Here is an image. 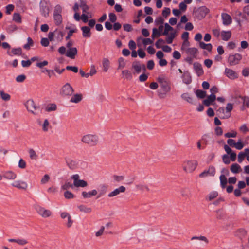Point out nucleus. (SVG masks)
<instances>
[{
  "label": "nucleus",
  "instance_id": "bb28decb",
  "mask_svg": "<svg viewBox=\"0 0 249 249\" xmlns=\"http://www.w3.org/2000/svg\"><path fill=\"white\" fill-rule=\"evenodd\" d=\"M230 170L234 174H237L242 171V168L237 163H234L231 166Z\"/></svg>",
  "mask_w": 249,
  "mask_h": 249
},
{
  "label": "nucleus",
  "instance_id": "338daca9",
  "mask_svg": "<svg viewBox=\"0 0 249 249\" xmlns=\"http://www.w3.org/2000/svg\"><path fill=\"white\" fill-rule=\"evenodd\" d=\"M12 53L14 55H20L22 53V50L20 48L13 49Z\"/></svg>",
  "mask_w": 249,
  "mask_h": 249
},
{
  "label": "nucleus",
  "instance_id": "dca6fc26",
  "mask_svg": "<svg viewBox=\"0 0 249 249\" xmlns=\"http://www.w3.org/2000/svg\"><path fill=\"white\" fill-rule=\"evenodd\" d=\"M221 18L223 24L225 26L229 25L232 23V19L231 17L227 13H222L221 14Z\"/></svg>",
  "mask_w": 249,
  "mask_h": 249
},
{
  "label": "nucleus",
  "instance_id": "7ed1b4c3",
  "mask_svg": "<svg viewBox=\"0 0 249 249\" xmlns=\"http://www.w3.org/2000/svg\"><path fill=\"white\" fill-rule=\"evenodd\" d=\"M198 165V161L196 160H187L183 162L182 168L185 173L192 174L196 170Z\"/></svg>",
  "mask_w": 249,
  "mask_h": 249
},
{
  "label": "nucleus",
  "instance_id": "1a4fd4ad",
  "mask_svg": "<svg viewBox=\"0 0 249 249\" xmlns=\"http://www.w3.org/2000/svg\"><path fill=\"white\" fill-rule=\"evenodd\" d=\"M74 92L72 86L68 83L65 84L61 88L60 93L64 96H70Z\"/></svg>",
  "mask_w": 249,
  "mask_h": 249
},
{
  "label": "nucleus",
  "instance_id": "f8f14e48",
  "mask_svg": "<svg viewBox=\"0 0 249 249\" xmlns=\"http://www.w3.org/2000/svg\"><path fill=\"white\" fill-rule=\"evenodd\" d=\"M242 59V55L239 53L231 54L228 57V62L230 65H235L239 63Z\"/></svg>",
  "mask_w": 249,
  "mask_h": 249
},
{
  "label": "nucleus",
  "instance_id": "37998d69",
  "mask_svg": "<svg viewBox=\"0 0 249 249\" xmlns=\"http://www.w3.org/2000/svg\"><path fill=\"white\" fill-rule=\"evenodd\" d=\"M164 26L165 29L164 32L162 33V35L167 36L169 35V32L170 31H173V28L167 23L165 24Z\"/></svg>",
  "mask_w": 249,
  "mask_h": 249
},
{
  "label": "nucleus",
  "instance_id": "6ab92c4d",
  "mask_svg": "<svg viewBox=\"0 0 249 249\" xmlns=\"http://www.w3.org/2000/svg\"><path fill=\"white\" fill-rule=\"evenodd\" d=\"M17 177V174L11 171H7L4 174V178L6 179L11 180V181L16 179Z\"/></svg>",
  "mask_w": 249,
  "mask_h": 249
},
{
  "label": "nucleus",
  "instance_id": "6e6d98bb",
  "mask_svg": "<svg viewBox=\"0 0 249 249\" xmlns=\"http://www.w3.org/2000/svg\"><path fill=\"white\" fill-rule=\"evenodd\" d=\"M33 45V41L31 38L28 37L27 38V43L24 45V48L26 50H29L31 46Z\"/></svg>",
  "mask_w": 249,
  "mask_h": 249
},
{
  "label": "nucleus",
  "instance_id": "a18cd8bd",
  "mask_svg": "<svg viewBox=\"0 0 249 249\" xmlns=\"http://www.w3.org/2000/svg\"><path fill=\"white\" fill-rule=\"evenodd\" d=\"M245 145V143L241 139H239L236 142L235 148L238 150H241Z\"/></svg>",
  "mask_w": 249,
  "mask_h": 249
},
{
  "label": "nucleus",
  "instance_id": "39448f33",
  "mask_svg": "<svg viewBox=\"0 0 249 249\" xmlns=\"http://www.w3.org/2000/svg\"><path fill=\"white\" fill-rule=\"evenodd\" d=\"M36 210L38 215L44 218H48L52 215V212L51 210L40 206H36Z\"/></svg>",
  "mask_w": 249,
  "mask_h": 249
},
{
  "label": "nucleus",
  "instance_id": "c85d7f7f",
  "mask_svg": "<svg viewBox=\"0 0 249 249\" xmlns=\"http://www.w3.org/2000/svg\"><path fill=\"white\" fill-rule=\"evenodd\" d=\"M122 74L124 79H126L127 80H130L132 79V73L127 70L122 71Z\"/></svg>",
  "mask_w": 249,
  "mask_h": 249
},
{
  "label": "nucleus",
  "instance_id": "9b49d317",
  "mask_svg": "<svg viewBox=\"0 0 249 249\" xmlns=\"http://www.w3.org/2000/svg\"><path fill=\"white\" fill-rule=\"evenodd\" d=\"M209 10L205 6H202L198 8L195 12L196 16L198 19L204 18L209 13Z\"/></svg>",
  "mask_w": 249,
  "mask_h": 249
},
{
  "label": "nucleus",
  "instance_id": "a19ab883",
  "mask_svg": "<svg viewBox=\"0 0 249 249\" xmlns=\"http://www.w3.org/2000/svg\"><path fill=\"white\" fill-rule=\"evenodd\" d=\"M195 240L202 241L206 244H208L209 243V240L207 239V238L204 236H193L191 238V240L193 241Z\"/></svg>",
  "mask_w": 249,
  "mask_h": 249
},
{
  "label": "nucleus",
  "instance_id": "a878e982",
  "mask_svg": "<svg viewBox=\"0 0 249 249\" xmlns=\"http://www.w3.org/2000/svg\"><path fill=\"white\" fill-rule=\"evenodd\" d=\"M231 36V31H222L221 32V38L224 41L229 40Z\"/></svg>",
  "mask_w": 249,
  "mask_h": 249
},
{
  "label": "nucleus",
  "instance_id": "b1692460",
  "mask_svg": "<svg viewBox=\"0 0 249 249\" xmlns=\"http://www.w3.org/2000/svg\"><path fill=\"white\" fill-rule=\"evenodd\" d=\"M110 61L107 58H104L102 60L103 70L104 72H107L110 68Z\"/></svg>",
  "mask_w": 249,
  "mask_h": 249
},
{
  "label": "nucleus",
  "instance_id": "13d9d810",
  "mask_svg": "<svg viewBox=\"0 0 249 249\" xmlns=\"http://www.w3.org/2000/svg\"><path fill=\"white\" fill-rule=\"evenodd\" d=\"M154 40L153 39H150L149 38L142 39V43L144 46H146L148 45L152 44L153 43Z\"/></svg>",
  "mask_w": 249,
  "mask_h": 249
},
{
  "label": "nucleus",
  "instance_id": "4c0bfd02",
  "mask_svg": "<svg viewBox=\"0 0 249 249\" xmlns=\"http://www.w3.org/2000/svg\"><path fill=\"white\" fill-rule=\"evenodd\" d=\"M183 80L185 83L188 84L192 81L191 77L188 72H185L183 75Z\"/></svg>",
  "mask_w": 249,
  "mask_h": 249
},
{
  "label": "nucleus",
  "instance_id": "864d4df0",
  "mask_svg": "<svg viewBox=\"0 0 249 249\" xmlns=\"http://www.w3.org/2000/svg\"><path fill=\"white\" fill-rule=\"evenodd\" d=\"M26 166L27 164L25 161L23 159H20L18 161V167L21 169H24L26 168Z\"/></svg>",
  "mask_w": 249,
  "mask_h": 249
},
{
  "label": "nucleus",
  "instance_id": "09e8293b",
  "mask_svg": "<svg viewBox=\"0 0 249 249\" xmlns=\"http://www.w3.org/2000/svg\"><path fill=\"white\" fill-rule=\"evenodd\" d=\"M196 96L200 99H203L206 96V92L201 90H197L196 91Z\"/></svg>",
  "mask_w": 249,
  "mask_h": 249
},
{
  "label": "nucleus",
  "instance_id": "473e14b6",
  "mask_svg": "<svg viewBox=\"0 0 249 249\" xmlns=\"http://www.w3.org/2000/svg\"><path fill=\"white\" fill-rule=\"evenodd\" d=\"M194 68L198 76L203 74V71L200 64L198 63H194Z\"/></svg>",
  "mask_w": 249,
  "mask_h": 249
},
{
  "label": "nucleus",
  "instance_id": "393cba45",
  "mask_svg": "<svg viewBox=\"0 0 249 249\" xmlns=\"http://www.w3.org/2000/svg\"><path fill=\"white\" fill-rule=\"evenodd\" d=\"M198 50L196 48L192 47L189 48L187 51L185 52V53L191 57L195 58L196 56V54L197 53Z\"/></svg>",
  "mask_w": 249,
  "mask_h": 249
},
{
  "label": "nucleus",
  "instance_id": "6e6552de",
  "mask_svg": "<svg viewBox=\"0 0 249 249\" xmlns=\"http://www.w3.org/2000/svg\"><path fill=\"white\" fill-rule=\"evenodd\" d=\"M62 12V8L60 5H56L55 7L54 13H53V18L54 19L55 21V23L57 25H59L61 23L62 21V18L61 15Z\"/></svg>",
  "mask_w": 249,
  "mask_h": 249
},
{
  "label": "nucleus",
  "instance_id": "79ce46f5",
  "mask_svg": "<svg viewBox=\"0 0 249 249\" xmlns=\"http://www.w3.org/2000/svg\"><path fill=\"white\" fill-rule=\"evenodd\" d=\"M126 65V62L124 60V59L120 57L118 59V69H124Z\"/></svg>",
  "mask_w": 249,
  "mask_h": 249
},
{
  "label": "nucleus",
  "instance_id": "c9c22d12",
  "mask_svg": "<svg viewBox=\"0 0 249 249\" xmlns=\"http://www.w3.org/2000/svg\"><path fill=\"white\" fill-rule=\"evenodd\" d=\"M92 14L88 12V13L86 14L83 13L82 14L81 16L80 17V19H81L83 22L87 23L88 21V19L89 18H92Z\"/></svg>",
  "mask_w": 249,
  "mask_h": 249
},
{
  "label": "nucleus",
  "instance_id": "58836bf2",
  "mask_svg": "<svg viewBox=\"0 0 249 249\" xmlns=\"http://www.w3.org/2000/svg\"><path fill=\"white\" fill-rule=\"evenodd\" d=\"M107 187L105 184H101L99 186V196H101L104 195L107 191Z\"/></svg>",
  "mask_w": 249,
  "mask_h": 249
},
{
  "label": "nucleus",
  "instance_id": "052dcab7",
  "mask_svg": "<svg viewBox=\"0 0 249 249\" xmlns=\"http://www.w3.org/2000/svg\"><path fill=\"white\" fill-rule=\"evenodd\" d=\"M175 37V33H171L169 36L166 38V42L168 44L172 43L173 39Z\"/></svg>",
  "mask_w": 249,
  "mask_h": 249
},
{
  "label": "nucleus",
  "instance_id": "f257e3e1",
  "mask_svg": "<svg viewBox=\"0 0 249 249\" xmlns=\"http://www.w3.org/2000/svg\"><path fill=\"white\" fill-rule=\"evenodd\" d=\"M157 80L160 83L161 88V91L158 92V96L160 98H164L167 93L170 91V83L164 76L158 77Z\"/></svg>",
  "mask_w": 249,
  "mask_h": 249
},
{
  "label": "nucleus",
  "instance_id": "603ef678",
  "mask_svg": "<svg viewBox=\"0 0 249 249\" xmlns=\"http://www.w3.org/2000/svg\"><path fill=\"white\" fill-rule=\"evenodd\" d=\"M104 231H105V227L104 226H102L100 227V229L98 231L95 232V236L96 237H99L102 236L104 234Z\"/></svg>",
  "mask_w": 249,
  "mask_h": 249
},
{
  "label": "nucleus",
  "instance_id": "4d7b16f0",
  "mask_svg": "<svg viewBox=\"0 0 249 249\" xmlns=\"http://www.w3.org/2000/svg\"><path fill=\"white\" fill-rule=\"evenodd\" d=\"M50 177L48 174H45L41 178L40 182L42 184H45L50 180Z\"/></svg>",
  "mask_w": 249,
  "mask_h": 249
},
{
  "label": "nucleus",
  "instance_id": "8fccbe9b",
  "mask_svg": "<svg viewBox=\"0 0 249 249\" xmlns=\"http://www.w3.org/2000/svg\"><path fill=\"white\" fill-rule=\"evenodd\" d=\"M161 35V33L158 31L157 28H153L152 30V38L154 39L156 37H158Z\"/></svg>",
  "mask_w": 249,
  "mask_h": 249
},
{
  "label": "nucleus",
  "instance_id": "0e129e2a",
  "mask_svg": "<svg viewBox=\"0 0 249 249\" xmlns=\"http://www.w3.org/2000/svg\"><path fill=\"white\" fill-rule=\"evenodd\" d=\"M165 43L164 41L162 39H158L155 43V46L157 48H162V45Z\"/></svg>",
  "mask_w": 249,
  "mask_h": 249
},
{
  "label": "nucleus",
  "instance_id": "680f3d73",
  "mask_svg": "<svg viewBox=\"0 0 249 249\" xmlns=\"http://www.w3.org/2000/svg\"><path fill=\"white\" fill-rule=\"evenodd\" d=\"M56 109V106L54 104H52L47 106L46 107L47 111H54Z\"/></svg>",
  "mask_w": 249,
  "mask_h": 249
},
{
  "label": "nucleus",
  "instance_id": "7c9ffc66",
  "mask_svg": "<svg viewBox=\"0 0 249 249\" xmlns=\"http://www.w3.org/2000/svg\"><path fill=\"white\" fill-rule=\"evenodd\" d=\"M41 126L42 131L45 132H48L49 130L51 128V126L47 119H45L44 121Z\"/></svg>",
  "mask_w": 249,
  "mask_h": 249
},
{
  "label": "nucleus",
  "instance_id": "3c124183",
  "mask_svg": "<svg viewBox=\"0 0 249 249\" xmlns=\"http://www.w3.org/2000/svg\"><path fill=\"white\" fill-rule=\"evenodd\" d=\"M69 167L72 169H75L77 166V163L74 160H70L67 162Z\"/></svg>",
  "mask_w": 249,
  "mask_h": 249
},
{
  "label": "nucleus",
  "instance_id": "f3484780",
  "mask_svg": "<svg viewBox=\"0 0 249 249\" xmlns=\"http://www.w3.org/2000/svg\"><path fill=\"white\" fill-rule=\"evenodd\" d=\"M77 49L75 48H69L67 50L66 56L71 59H73L77 55Z\"/></svg>",
  "mask_w": 249,
  "mask_h": 249
},
{
  "label": "nucleus",
  "instance_id": "e433bc0d",
  "mask_svg": "<svg viewBox=\"0 0 249 249\" xmlns=\"http://www.w3.org/2000/svg\"><path fill=\"white\" fill-rule=\"evenodd\" d=\"M217 113L218 115L220 116V117L222 119H228L229 118L224 117V116H225L226 113V109L224 108V107H219L217 110Z\"/></svg>",
  "mask_w": 249,
  "mask_h": 249
},
{
  "label": "nucleus",
  "instance_id": "c03bdc74",
  "mask_svg": "<svg viewBox=\"0 0 249 249\" xmlns=\"http://www.w3.org/2000/svg\"><path fill=\"white\" fill-rule=\"evenodd\" d=\"M220 184L223 188H225L227 183V179L224 175L220 176Z\"/></svg>",
  "mask_w": 249,
  "mask_h": 249
},
{
  "label": "nucleus",
  "instance_id": "aec40b11",
  "mask_svg": "<svg viewBox=\"0 0 249 249\" xmlns=\"http://www.w3.org/2000/svg\"><path fill=\"white\" fill-rule=\"evenodd\" d=\"M50 12L49 6L46 3H42L41 5V12L42 15L46 17L49 15Z\"/></svg>",
  "mask_w": 249,
  "mask_h": 249
},
{
  "label": "nucleus",
  "instance_id": "5fc2aeb1",
  "mask_svg": "<svg viewBox=\"0 0 249 249\" xmlns=\"http://www.w3.org/2000/svg\"><path fill=\"white\" fill-rule=\"evenodd\" d=\"M181 97L184 100H186L189 103H192L193 102V99L192 97L189 95L188 93H183L181 95Z\"/></svg>",
  "mask_w": 249,
  "mask_h": 249
},
{
  "label": "nucleus",
  "instance_id": "412c9836",
  "mask_svg": "<svg viewBox=\"0 0 249 249\" xmlns=\"http://www.w3.org/2000/svg\"><path fill=\"white\" fill-rule=\"evenodd\" d=\"M216 99V96L215 95H210L207 96V98L203 100V104L206 106H209L211 105Z\"/></svg>",
  "mask_w": 249,
  "mask_h": 249
},
{
  "label": "nucleus",
  "instance_id": "9d476101",
  "mask_svg": "<svg viewBox=\"0 0 249 249\" xmlns=\"http://www.w3.org/2000/svg\"><path fill=\"white\" fill-rule=\"evenodd\" d=\"M25 106L27 110L34 115L37 114L39 111V107L36 105L33 100H28L26 102Z\"/></svg>",
  "mask_w": 249,
  "mask_h": 249
},
{
  "label": "nucleus",
  "instance_id": "bf43d9fd",
  "mask_svg": "<svg viewBox=\"0 0 249 249\" xmlns=\"http://www.w3.org/2000/svg\"><path fill=\"white\" fill-rule=\"evenodd\" d=\"M80 7L82 8L83 13H87L89 10V6L84 2H82L80 5Z\"/></svg>",
  "mask_w": 249,
  "mask_h": 249
},
{
  "label": "nucleus",
  "instance_id": "4468645a",
  "mask_svg": "<svg viewBox=\"0 0 249 249\" xmlns=\"http://www.w3.org/2000/svg\"><path fill=\"white\" fill-rule=\"evenodd\" d=\"M126 188L124 186H120L118 188H116L108 194V197L109 198L113 197L119 195L120 193L125 192Z\"/></svg>",
  "mask_w": 249,
  "mask_h": 249
},
{
  "label": "nucleus",
  "instance_id": "69168bd1",
  "mask_svg": "<svg viewBox=\"0 0 249 249\" xmlns=\"http://www.w3.org/2000/svg\"><path fill=\"white\" fill-rule=\"evenodd\" d=\"M237 132L234 131H232L231 132H228L225 134V136L226 138H235L237 136Z\"/></svg>",
  "mask_w": 249,
  "mask_h": 249
},
{
  "label": "nucleus",
  "instance_id": "0eeeda50",
  "mask_svg": "<svg viewBox=\"0 0 249 249\" xmlns=\"http://www.w3.org/2000/svg\"><path fill=\"white\" fill-rule=\"evenodd\" d=\"M132 70L133 74H138L142 71H145L146 68L144 65L142 64L138 61H135L132 64Z\"/></svg>",
  "mask_w": 249,
  "mask_h": 249
},
{
  "label": "nucleus",
  "instance_id": "de8ad7c7",
  "mask_svg": "<svg viewBox=\"0 0 249 249\" xmlns=\"http://www.w3.org/2000/svg\"><path fill=\"white\" fill-rule=\"evenodd\" d=\"M13 20L17 23H21V17L19 13H15L13 16Z\"/></svg>",
  "mask_w": 249,
  "mask_h": 249
},
{
  "label": "nucleus",
  "instance_id": "a211bd4d",
  "mask_svg": "<svg viewBox=\"0 0 249 249\" xmlns=\"http://www.w3.org/2000/svg\"><path fill=\"white\" fill-rule=\"evenodd\" d=\"M225 74L227 77L232 80L237 78L238 75L236 71L228 68L225 69Z\"/></svg>",
  "mask_w": 249,
  "mask_h": 249
},
{
  "label": "nucleus",
  "instance_id": "5701e85b",
  "mask_svg": "<svg viewBox=\"0 0 249 249\" xmlns=\"http://www.w3.org/2000/svg\"><path fill=\"white\" fill-rule=\"evenodd\" d=\"M136 189L141 192H148L149 191V188L148 185L144 183H139L135 186Z\"/></svg>",
  "mask_w": 249,
  "mask_h": 249
},
{
  "label": "nucleus",
  "instance_id": "2f4dec72",
  "mask_svg": "<svg viewBox=\"0 0 249 249\" xmlns=\"http://www.w3.org/2000/svg\"><path fill=\"white\" fill-rule=\"evenodd\" d=\"M82 99V96L80 94H74L70 99V102L74 103L80 102Z\"/></svg>",
  "mask_w": 249,
  "mask_h": 249
},
{
  "label": "nucleus",
  "instance_id": "2eb2a0df",
  "mask_svg": "<svg viewBox=\"0 0 249 249\" xmlns=\"http://www.w3.org/2000/svg\"><path fill=\"white\" fill-rule=\"evenodd\" d=\"M60 216L62 219H65L67 227L70 228L73 224V220L70 214L67 212H65L62 213Z\"/></svg>",
  "mask_w": 249,
  "mask_h": 249
},
{
  "label": "nucleus",
  "instance_id": "ea45409f",
  "mask_svg": "<svg viewBox=\"0 0 249 249\" xmlns=\"http://www.w3.org/2000/svg\"><path fill=\"white\" fill-rule=\"evenodd\" d=\"M0 95L1 99L5 101H8L10 100V95L9 94L4 92L3 90L0 91Z\"/></svg>",
  "mask_w": 249,
  "mask_h": 249
},
{
  "label": "nucleus",
  "instance_id": "c756f323",
  "mask_svg": "<svg viewBox=\"0 0 249 249\" xmlns=\"http://www.w3.org/2000/svg\"><path fill=\"white\" fill-rule=\"evenodd\" d=\"M78 209L81 213H89L91 212L92 209L91 208L84 205H81L78 206Z\"/></svg>",
  "mask_w": 249,
  "mask_h": 249
},
{
  "label": "nucleus",
  "instance_id": "72a5a7b5",
  "mask_svg": "<svg viewBox=\"0 0 249 249\" xmlns=\"http://www.w3.org/2000/svg\"><path fill=\"white\" fill-rule=\"evenodd\" d=\"M226 113L224 117H230L231 116V112L233 109V105L231 103H228L225 107Z\"/></svg>",
  "mask_w": 249,
  "mask_h": 249
},
{
  "label": "nucleus",
  "instance_id": "423d86ee",
  "mask_svg": "<svg viewBox=\"0 0 249 249\" xmlns=\"http://www.w3.org/2000/svg\"><path fill=\"white\" fill-rule=\"evenodd\" d=\"M73 180V185L76 187H85L88 185L87 182L82 179H80V176L78 174H75L71 177Z\"/></svg>",
  "mask_w": 249,
  "mask_h": 249
},
{
  "label": "nucleus",
  "instance_id": "774afa93",
  "mask_svg": "<svg viewBox=\"0 0 249 249\" xmlns=\"http://www.w3.org/2000/svg\"><path fill=\"white\" fill-rule=\"evenodd\" d=\"M244 13L246 19L249 20V6H246L244 8Z\"/></svg>",
  "mask_w": 249,
  "mask_h": 249
},
{
  "label": "nucleus",
  "instance_id": "49530a36",
  "mask_svg": "<svg viewBox=\"0 0 249 249\" xmlns=\"http://www.w3.org/2000/svg\"><path fill=\"white\" fill-rule=\"evenodd\" d=\"M189 46L190 42L189 41L184 40L181 47V50L185 52L190 48Z\"/></svg>",
  "mask_w": 249,
  "mask_h": 249
},
{
  "label": "nucleus",
  "instance_id": "f03ea898",
  "mask_svg": "<svg viewBox=\"0 0 249 249\" xmlns=\"http://www.w3.org/2000/svg\"><path fill=\"white\" fill-rule=\"evenodd\" d=\"M81 141L85 144L94 146L99 143V140L96 134H87L82 137Z\"/></svg>",
  "mask_w": 249,
  "mask_h": 249
},
{
  "label": "nucleus",
  "instance_id": "ddd939ff",
  "mask_svg": "<svg viewBox=\"0 0 249 249\" xmlns=\"http://www.w3.org/2000/svg\"><path fill=\"white\" fill-rule=\"evenodd\" d=\"M215 174V169L213 166H210L208 169L205 170L199 175L200 178H204L208 176H214Z\"/></svg>",
  "mask_w": 249,
  "mask_h": 249
},
{
  "label": "nucleus",
  "instance_id": "4be33fe9",
  "mask_svg": "<svg viewBox=\"0 0 249 249\" xmlns=\"http://www.w3.org/2000/svg\"><path fill=\"white\" fill-rule=\"evenodd\" d=\"M82 35L84 37L89 38L91 36L90 28L88 26H83L81 27Z\"/></svg>",
  "mask_w": 249,
  "mask_h": 249
},
{
  "label": "nucleus",
  "instance_id": "f704fd0d",
  "mask_svg": "<svg viewBox=\"0 0 249 249\" xmlns=\"http://www.w3.org/2000/svg\"><path fill=\"white\" fill-rule=\"evenodd\" d=\"M199 46L201 48L207 50L209 52H211L212 49V45L211 44H206L202 41L199 42Z\"/></svg>",
  "mask_w": 249,
  "mask_h": 249
},
{
  "label": "nucleus",
  "instance_id": "e2e57ef3",
  "mask_svg": "<svg viewBox=\"0 0 249 249\" xmlns=\"http://www.w3.org/2000/svg\"><path fill=\"white\" fill-rule=\"evenodd\" d=\"M73 184L66 181L65 184L61 186V188L63 190H67L70 188H73Z\"/></svg>",
  "mask_w": 249,
  "mask_h": 249
},
{
  "label": "nucleus",
  "instance_id": "cd10ccee",
  "mask_svg": "<svg viewBox=\"0 0 249 249\" xmlns=\"http://www.w3.org/2000/svg\"><path fill=\"white\" fill-rule=\"evenodd\" d=\"M79 7L80 6L77 3H75L73 7V10L75 12V14H74V18L77 21L80 20L81 17L79 13L78 12Z\"/></svg>",
  "mask_w": 249,
  "mask_h": 249
},
{
  "label": "nucleus",
  "instance_id": "20e7f679",
  "mask_svg": "<svg viewBox=\"0 0 249 249\" xmlns=\"http://www.w3.org/2000/svg\"><path fill=\"white\" fill-rule=\"evenodd\" d=\"M11 184L12 186L17 188L19 189L25 190L28 188L27 183L21 178L16 177V179L13 181H11Z\"/></svg>",
  "mask_w": 249,
  "mask_h": 249
}]
</instances>
